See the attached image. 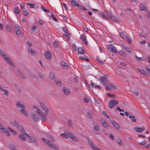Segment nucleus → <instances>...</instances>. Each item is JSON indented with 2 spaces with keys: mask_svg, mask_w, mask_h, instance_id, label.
I'll list each match as a JSON object with an SVG mask.
<instances>
[{
  "mask_svg": "<svg viewBox=\"0 0 150 150\" xmlns=\"http://www.w3.org/2000/svg\"><path fill=\"white\" fill-rule=\"evenodd\" d=\"M40 104L41 109L45 111V114H44L37 106H33V109H36V112L41 117L42 120L43 121H46V116L48 114L49 109L45 106L44 103H40Z\"/></svg>",
  "mask_w": 150,
  "mask_h": 150,
  "instance_id": "nucleus-1",
  "label": "nucleus"
},
{
  "mask_svg": "<svg viewBox=\"0 0 150 150\" xmlns=\"http://www.w3.org/2000/svg\"><path fill=\"white\" fill-rule=\"evenodd\" d=\"M42 139L48 146L52 149L55 150H59V149L58 146H56L54 144H52L50 141L44 138H42Z\"/></svg>",
  "mask_w": 150,
  "mask_h": 150,
  "instance_id": "nucleus-2",
  "label": "nucleus"
},
{
  "mask_svg": "<svg viewBox=\"0 0 150 150\" xmlns=\"http://www.w3.org/2000/svg\"><path fill=\"white\" fill-rule=\"evenodd\" d=\"M60 136L65 138L67 139L69 137H70L71 139L75 141L77 140V138L74 134H73L66 132L65 133H62L60 134Z\"/></svg>",
  "mask_w": 150,
  "mask_h": 150,
  "instance_id": "nucleus-3",
  "label": "nucleus"
},
{
  "mask_svg": "<svg viewBox=\"0 0 150 150\" xmlns=\"http://www.w3.org/2000/svg\"><path fill=\"white\" fill-rule=\"evenodd\" d=\"M16 106L19 108H21L20 112L21 113L25 115L26 117L28 116V113L25 110V107L24 105L21 104L20 102H18L16 104Z\"/></svg>",
  "mask_w": 150,
  "mask_h": 150,
  "instance_id": "nucleus-4",
  "label": "nucleus"
},
{
  "mask_svg": "<svg viewBox=\"0 0 150 150\" xmlns=\"http://www.w3.org/2000/svg\"><path fill=\"white\" fill-rule=\"evenodd\" d=\"M99 80L100 83L105 86H110L111 85V83L105 77H100L99 78Z\"/></svg>",
  "mask_w": 150,
  "mask_h": 150,
  "instance_id": "nucleus-5",
  "label": "nucleus"
},
{
  "mask_svg": "<svg viewBox=\"0 0 150 150\" xmlns=\"http://www.w3.org/2000/svg\"><path fill=\"white\" fill-rule=\"evenodd\" d=\"M119 102L117 100L114 99L111 100L109 102V107L110 109H112L114 106L119 104Z\"/></svg>",
  "mask_w": 150,
  "mask_h": 150,
  "instance_id": "nucleus-6",
  "label": "nucleus"
},
{
  "mask_svg": "<svg viewBox=\"0 0 150 150\" xmlns=\"http://www.w3.org/2000/svg\"><path fill=\"white\" fill-rule=\"evenodd\" d=\"M14 29L15 32L18 35H21V32L20 28L18 25H16L14 26Z\"/></svg>",
  "mask_w": 150,
  "mask_h": 150,
  "instance_id": "nucleus-7",
  "label": "nucleus"
},
{
  "mask_svg": "<svg viewBox=\"0 0 150 150\" xmlns=\"http://www.w3.org/2000/svg\"><path fill=\"white\" fill-rule=\"evenodd\" d=\"M88 143L95 150H101L93 142H92L90 140H88Z\"/></svg>",
  "mask_w": 150,
  "mask_h": 150,
  "instance_id": "nucleus-8",
  "label": "nucleus"
},
{
  "mask_svg": "<svg viewBox=\"0 0 150 150\" xmlns=\"http://www.w3.org/2000/svg\"><path fill=\"white\" fill-rule=\"evenodd\" d=\"M134 129L137 132H142L145 129V128L144 127H134Z\"/></svg>",
  "mask_w": 150,
  "mask_h": 150,
  "instance_id": "nucleus-9",
  "label": "nucleus"
},
{
  "mask_svg": "<svg viewBox=\"0 0 150 150\" xmlns=\"http://www.w3.org/2000/svg\"><path fill=\"white\" fill-rule=\"evenodd\" d=\"M25 135L27 137L30 142L32 143H34L35 142V140L33 137L31 136L30 135L27 133L25 134Z\"/></svg>",
  "mask_w": 150,
  "mask_h": 150,
  "instance_id": "nucleus-10",
  "label": "nucleus"
},
{
  "mask_svg": "<svg viewBox=\"0 0 150 150\" xmlns=\"http://www.w3.org/2000/svg\"><path fill=\"white\" fill-rule=\"evenodd\" d=\"M0 129L2 132L5 133L7 136L10 135L9 132L7 129L4 128L3 125L2 127H0Z\"/></svg>",
  "mask_w": 150,
  "mask_h": 150,
  "instance_id": "nucleus-11",
  "label": "nucleus"
},
{
  "mask_svg": "<svg viewBox=\"0 0 150 150\" xmlns=\"http://www.w3.org/2000/svg\"><path fill=\"white\" fill-rule=\"evenodd\" d=\"M31 116L32 119L35 122L38 121L39 120V117L38 115L35 113H32L31 114Z\"/></svg>",
  "mask_w": 150,
  "mask_h": 150,
  "instance_id": "nucleus-12",
  "label": "nucleus"
},
{
  "mask_svg": "<svg viewBox=\"0 0 150 150\" xmlns=\"http://www.w3.org/2000/svg\"><path fill=\"white\" fill-rule=\"evenodd\" d=\"M139 7L140 10L142 11H147V8L144 4H140L139 5Z\"/></svg>",
  "mask_w": 150,
  "mask_h": 150,
  "instance_id": "nucleus-13",
  "label": "nucleus"
},
{
  "mask_svg": "<svg viewBox=\"0 0 150 150\" xmlns=\"http://www.w3.org/2000/svg\"><path fill=\"white\" fill-rule=\"evenodd\" d=\"M110 122L115 128L117 129L120 128V125L117 122L114 121L113 120H110Z\"/></svg>",
  "mask_w": 150,
  "mask_h": 150,
  "instance_id": "nucleus-14",
  "label": "nucleus"
},
{
  "mask_svg": "<svg viewBox=\"0 0 150 150\" xmlns=\"http://www.w3.org/2000/svg\"><path fill=\"white\" fill-rule=\"evenodd\" d=\"M25 134L24 133L20 134L19 136V138L23 141H25L26 139Z\"/></svg>",
  "mask_w": 150,
  "mask_h": 150,
  "instance_id": "nucleus-15",
  "label": "nucleus"
},
{
  "mask_svg": "<svg viewBox=\"0 0 150 150\" xmlns=\"http://www.w3.org/2000/svg\"><path fill=\"white\" fill-rule=\"evenodd\" d=\"M45 56L48 59H50L51 58V55L49 51H47L45 53Z\"/></svg>",
  "mask_w": 150,
  "mask_h": 150,
  "instance_id": "nucleus-16",
  "label": "nucleus"
},
{
  "mask_svg": "<svg viewBox=\"0 0 150 150\" xmlns=\"http://www.w3.org/2000/svg\"><path fill=\"white\" fill-rule=\"evenodd\" d=\"M16 127L18 130L21 131V132L22 133H24L25 134H26L25 130L23 129L22 127L21 126L18 124L16 126Z\"/></svg>",
  "mask_w": 150,
  "mask_h": 150,
  "instance_id": "nucleus-17",
  "label": "nucleus"
},
{
  "mask_svg": "<svg viewBox=\"0 0 150 150\" xmlns=\"http://www.w3.org/2000/svg\"><path fill=\"white\" fill-rule=\"evenodd\" d=\"M139 71L141 72V73L147 76H150L149 74L147 72H146V71H145L144 70H143L142 69H138Z\"/></svg>",
  "mask_w": 150,
  "mask_h": 150,
  "instance_id": "nucleus-18",
  "label": "nucleus"
},
{
  "mask_svg": "<svg viewBox=\"0 0 150 150\" xmlns=\"http://www.w3.org/2000/svg\"><path fill=\"white\" fill-rule=\"evenodd\" d=\"M101 123L103 125L105 128L108 129L109 128V127L108 124L106 122L105 120H101Z\"/></svg>",
  "mask_w": 150,
  "mask_h": 150,
  "instance_id": "nucleus-19",
  "label": "nucleus"
},
{
  "mask_svg": "<svg viewBox=\"0 0 150 150\" xmlns=\"http://www.w3.org/2000/svg\"><path fill=\"white\" fill-rule=\"evenodd\" d=\"M97 125V123H93L92 124V125L94 126L93 128L95 130L98 131L100 130V127Z\"/></svg>",
  "mask_w": 150,
  "mask_h": 150,
  "instance_id": "nucleus-20",
  "label": "nucleus"
},
{
  "mask_svg": "<svg viewBox=\"0 0 150 150\" xmlns=\"http://www.w3.org/2000/svg\"><path fill=\"white\" fill-rule=\"evenodd\" d=\"M62 90L63 92L66 95H68L70 93V91L68 89L64 88Z\"/></svg>",
  "mask_w": 150,
  "mask_h": 150,
  "instance_id": "nucleus-21",
  "label": "nucleus"
},
{
  "mask_svg": "<svg viewBox=\"0 0 150 150\" xmlns=\"http://www.w3.org/2000/svg\"><path fill=\"white\" fill-rule=\"evenodd\" d=\"M6 61L12 67H14L13 63L12 62V60L9 58H8Z\"/></svg>",
  "mask_w": 150,
  "mask_h": 150,
  "instance_id": "nucleus-22",
  "label": "nucleus"
},
{
  "mask_svg": "<svg viewBox=\"0 0 150 150\" xmlns=\"http://www.w3.org/2000/svg\"><path fill=\"white\" fill-rule=\"evenodd\" d=\"M91 85L93 88H95L96 89H101V87L100 86L98 85H95V83H91Z\"/></svg>",
  "mask_w": 150,
  "mask_h": 150,
  "instance_id": "nucleus-23",
  "label": "nucleus"
},
{
  "mask_svg": "<svg viewBox=\"0 0 150 150\" xmlns=\"http://www.w3.org/2000/svg\"><path fill=\"white\" fill-rule=\"evenodd\" d=\"M98 14L99 15H100V16H101L103 19L107 20H108V18L106 17V16H105V15L103 13L101 12H99L98 13Z\"/></svg>",
  "mask_w": 150,
  "mask_h": 150,
  "instance_id": "nucleus-24",
  "label": "nucleus"
},
{
  "mask_svg": "<svg viewBox=\"0 0 150 150\" xmlns=\"http://www.w3.org/2000/svg\"><path fill=\"white\" fill-rule=\"evenodd\" d=\"M79 54H83L84 52V50L81 47H79L77 50Z\"/></svg>",
  "mask_w": 150,
  "mask_h": 150,
  "instance_id": "nucleus-25",
  "label": "nucleus"
},
{
  "mask_svg": "<svg viewBox=\"0 0 150 150\" xmlns=\"http://www.w3.org/2000/svg\"><path fill=\"white\" fill-rule=\"evenodd\" d=\"M71 4L73 6H77L78 5L79 3L75 0H72Z\"/></svg>",
  "mask_w": 150,
  "mask_h": 150,
  "instance_id": "nucleus-26",
  "label": "nucleus"
},
{
  "mask_svg": "<svg viewBox=\"0 0 150 150\" xmlns=\"http://www.w3.org/2000/svg\"><path fill=\"white\" fill-rule=\"evenodd\" d=\"M10 123L11 125L16 127L18 124V122L15 120L10 122Z\"/></svg>",
  "mask_w": 150,
  "mask_h": 150,
  "instance_id": "nucleus-27",
  "label": "nucleus"
},
{
  "mask_svg": "<svg viewBox=\"0 0 150 150\" xmlns=\"http://www.w3.org/2000/svg\"><path fill=\"white\" fill-rule=\"evenodd\" d=\"M18 75L20 76L21 78L23 79H25V78L24 75H23L21 72L20 71L18 70Z\"/></svg>",
  "mask_w": 150,
  "mask_h": 150,
  "instance_id": "nucleus-28",
  "label": "nucleus"
},
{
  "mask_svg": "<svg viewBox=\"0 0 150 150\" xmlns=\"http://www.w3.org/2000/svg\"><path fill=\"white\" fill-rule=\"evenodd\" d=\"M62 30L66 34H68L69 35H70L71 34L70 33H69L68 32V31L67 29V28L66 27H64L62 28Z\"/></svg>",
  "mask_w": 150,
  "mask_h": 150,
  "instance_id": "nucleus-29",
  "label": "nucleus"
},
{
  "mask_svg": "<svg viewBox=\"0 0 150 150\" xmlns=\"http://www.w3.org/2000/svg\"><path fill=\"white\" fill-rule=\"evenodd\" d=\"M50 78L52 80H55V78L54 74L52 73H50Z\"/></svg>",
  "mask_w": 150,
  "mask_h": 150,
  "instance_id": "nucleus-30",
  "label": "nucleus"
},
{
  "mask_svg": "<svg viewBox=\"0 0 150 150\" xmlns=\"http://www.w3.org/2000/svg\"><path fill=\"white\" fill-rule=\"evenodd\" d=\"M110 50L111 52L115 53H117V51L116 49V48L114 46H112V47H111Z\"/></svg>",
  "mask_w": 150,
  "mask_h": 150,
  "instance_id": "nucleus-31",
  "label": "nucleus"
},
{
  "mask_svg": "<svg viewBox=\"0 0 150 150\" xmlns=\"http://www.w3.org/2000/svg\"><path fill=\"white\" fill-rule=\"evenodd\" d=\"M96 60L98 61V62L101 64H104V62L105 61V59L103 61L102 60L100 59L98 57H96Z\"/></svg>",
  "mask_w": 150,
  "mask_h": 150,
  "instance_id": "nucleus-32",
  "label": "nucleus"
},
{
  "mask_svg": "<svg viewBox=\"0 0 150 150\" xmlns=\"http://www.w3.org/2000/svg\"><path fill=\"white\" fill-rule=\"evenodd\" d=\"M9 146L11 150H18L16 148V147L12 144H10Z\"/></svg>",
  "mask_w": 150,
  "mask_h": 150,
  "instance_id": "nucleus-33",
  "label": "nucleus"
},
{
  "mask_svg": "<svg viewBox=\"0 0 150 150\" xmlns=\"http://www.w3.org/2000/svg\"><path fill=\"white\" fill-rule=\"evenodd\" d=\"M129 117L130 119L131 120H132L134 122H136V120L135 119V117L134 116L132 115H129Z\"/></svg>",
  "mask_w": 150,
  "mask_h": 150,
  "instance_id": "nucleus-34",
  "label": "nucleus"
},
{
  "mask_svg": "<svg viewBox=\"0 0 150 150\" xmlns=\"http://www.w3.org/2000/svg\"><path fill=\"white\" fill-rule=\"evenodd\" d=\"M105 13L110 18L112 17V15H111V12L108 11H105Z\"/></svg>",
  "mask_w": 150,
  "mask_h": 150,
  "instance_id": "nucleus-35",
  "label": "nucleus"
},
{
  "mask_svg": "<svg viewBox=\"0 0 150 150\" xmlns=\"http://www.w3.org/2000/svg\"><path fill=\"white\" fill-rule=\"evenodd\" d=\"M124 49L127 52L129 53H131V50L130 48L129 47H124Z\"/></svg>",
  "mask_w": 150,
  "mask_h": 150,
  "instance_id": "nucleus-36",
  "label": "nucleus"
},
{
  "mask_svg": "<svg viewBox=\"0 0 150 150\" xmlns=\"http://www.w3.org/2000/svg\"><path fill=\"white\" fill-rule=\"evenodd\" d=\"M77 7L79 8L80 9H81V10H86L87 9L85 8H84L82 6H81V5L79 4L78 5L76 6Z\"/></svg>",
  "mask_w": 150,
  "mask_h": 150,
  "instance_id": "nucleus-37",
  "label": "nucleus"
},
{
  "mask_svg": "<svg viewBox=\"0 0 150 150\" xmlns=\"http://www.w3.org/2000/svg\"><path fill=\"white\" fill-rule=\"evenodd\" d=\"M14 11L15 13L18 14H19L20 12V10L17 8H14Z\"/></svg>",
  "mask_w": 150,
  "mask_h": 150,
  "instance_id": "nucleus-38",
  "label": "nucleus"
},
{
  "mask_svg": "<svg viewBox=\"0 0 150 150\" xmlns=\"http://www.w3.org/2000/svg\"><path fill=\"white\" fill-rule=\"evenodd\" d=\"M41 8L45 12L48 13H50V11L48 9H46L43 6H41Z\"/></svg>",
  "mask_w": 150,
  "mask_h": 150,
  "instance_id": "nucleus-39",
  "label": "nucleus"
},
{
  "mask_svg": "<svg viewBox=\"0 0 150 150\" xmlns=\"http://www.w3.org/2000/svg\"><path fill=\"white\" fill-rule=\"evenodd\" d=\"M6 31L7 32H10L11 31V28L10 26L8 24H7L6 25Z\"/></svg>",
  "mask_w": 150,
  "mask_h": 150,
  "instance_id": "nucleus-40",
  "label": "nucleus"
},
{
  "mask_svg": "<svg viewBox=\"0 0 150 150\" xmlns=\"http://www.w3.org/2000/svg\"><path fill=\"white\" fill-rule=\"evenodd\" d=\"M28 51L32 54H35L36 53V52L31 48H28Z\"/></svg>",
  "mask_w": 150,
  "mask_h": 150,
  "instance_id": "nucleus-41",
  "label": "nucleus"
},
{
  "mask_svg": "<svg viewBox=\"0 0 150 150\" xmlns=\"http://www.w3.org/2000/svg\"><path fill=\"white\" fill-rule=\"evenodd\" d=\"M101 113L105 116L106 117L109 119H110V117L107 115V113L104 111H102L101 112Z\"/></svg>",
  "mask_w": 150,
  "mask_h": 150,
  "instance_id": "nucleus-42",
  "label": "nucleus"
},
{
  "mask_svg": "<svg viewBox=\"0 0 150 150\" xmlns=\"http://www.w3.org/2000/svg\"><path fill=\"white\" fill-rule=\"evenodd\" d=\"M80 38L82 40L84 41L86 40V37L85 35L82 34L81 35Z\"/></svg>",
  "mask_w": 150,
  "mask_h": 150,
  "instance_id": "nucleus-43",
  "label": "nucleus"
},
{
  "mask_svg": "<svg viewBox=\"0 0 150 150\" xmlns=\"http://www.w3.org/2000/svg\"><path fill=\"white\" fill-rule=\"evenodd\" d=\"M110 18L113 21L118 22L119 21V20L117 18H115V17H113L112 16V17Z\"/></svg>",
  "mask_w": 150,
  "mask_h": 150,
  "instance_id": "nucleus-44",
  "label": "nucleus"
},
{
  "mask_svg": "<svg viewBox=\"0 0 150 150\" xmlns=\"http://www.w3.org/2000/svg\"><path fill=\"white\" fill-rule=\"evenodd\" d=\"M107 95L109 97H110L114 98H115L116 96L112 93L110 94L109 93H108L107 94Z\"/></svg>",
  "mask_w": 150,
  "mask_h": 150,
  "instance_id": "nucleus-45",
  "label": "nucleus"
},
{
  "mask_svg": "<svg viewBox=\"0 0 150 150\" xmlns=\"http://www.w3.org/2000/svg\"><path fill=\"white\" fill-rule=\"evenodd\" d=\"M61 63L63 67H65L68 66L67 64L64 61H61Z\"/></svg>",
  "mask_w": 150,
  "mask_h": 150,
  "instance_id": "nucleus-46",
  "label": "nucleus"
},
{
  "mask_svg": "<svg viewBox=\"0 0 150 150\" xmlns=\"http://www.w3.org/2000/svg\"><path fill=\"white\" fill-rule=\"evenodd\" d=\"M27 4L29 6L30 8H35V4H31L29 3Z\"/></svg>",
  "mask_w": 150,
  "mask_h": 150,
  "instance_id": "nucleus-47",
  "label": "nucleus"
},
{
  "mask_svg": "<svg viewBox=\"0 0 150 150\" xmlns=\"http://www.w3.org/2000/svg\"><path fill=\"white\" fill-rule=\"evenodd\" d=\"M37 74L42 79L44 78V76L41 73L39 72H38Z\"/></svg>",
  "mask_w": 150,
  "mask_h": 150,
  "instance_id": "nucleus-48",
  "label": "nucleus"
},
{
  "mask_svg": "<svg viewBox=\"0 0 150 150\" xmlns=\"http://www.w3.org/2000/svg\"><path fill=\"white\" fill-rule=\"evenodd\" d=\"M55 83L57 84L58 86H61V82L60 81H56L55 80H54Z\"/></svg>",
  "mask_w": 150,
  "mask_h": 150,
  "instance_id": "nucleus-49",
  "label": "nucleus"
},
{
  "mask_svg": "<svg viewBox=\"0 0 150 150\" xmlns=\"http://www.w3.org/2000/svg\"><path fill=\"white\" fill-rule=\"evenodd\" d=\"M120 35L121 37L123 38V39H125V37H127V36H126L124 35V33L123 32H121L120 33Z\"/></svg>",
  "mask_w": 150,
  "mask_h": 150,
  "instance_id": "nucleus-50",
  "label": "nucleus"
},
{
  "mask_svg": "<svg viewBox=\"0 0 150 150\" xmlns=\"http://www.w3.org/2000/svg\"><path fill=\"white\" fill-rule=\"evenodd\" d=\"M84 102L86 103H88V102L89 100L88 97H85L84 98Z\"/></svg>",
  "mask_w": 150,
  "mask_h": 150,
  "instance_id": "nucleus-51",
  "label": "nucleus"
},
{
  "mask_svg": "<svg viewBox=\"0 0 150 150\" xmlns=\"http://www.w3.org/2000/svg\"><path fill=\"white\" fill-rule=\"evenodd\" d=\"M23 14L24 16H27L28 15V13L27 11H24L23 12Z\"/></svg>",
  "mask_w": 150,
  "mask_h": 150,
  "instance_id": "nucleus-52",
  "label": "nucleus"
},
{
  "mask_svg": "<svg viewBox=\"0 0 150 150\" xmlns=\"http://www.w3.org/2000/svg\"><path fill=\"white\" fill-rule=\"evenodd\" d=\"M125 39L129 43H132L131 39L129 38L128 37H125Z\"/></svg>",
  "mask_w": 150,
  "mask_h": 150,
  "instance_id": "nucleus-53",
  "label": "nucleus"
},
{
  "mask_svg": "<svg viewBox=\"0 0 150 150\" xmlns=\"http://www.w3.org/2000/svg\"><path fill=\"white\" fill-rule=\"evenodd\" d=\"M87 116L89 118H92V115L90 112H87Z\"/></svg>",
  "mask_w": 150,
  "mask_h": 150,
  "instance_id": "nucleus-54",
  "label": "nucleus"
},
{
  "mask_svg": "<svg viewBox=\"0 0 150 150\" xmlns=\"http://www.w3.org/2000/svg\"><path fill=\"white\" fill-rule=\"evenodd\" d=\"M119 54H120V55L122 56L123 57H125V53L123 52L120 51L119 52Z\"/></svg>",
  "mask_w": 150,
  "mask_h": 150,
  "instance_id": "nucleus-55",
  "label": "nucleus"
},
{
  "mask_svg": "<svg viewBox=\"0 0 150 150\" xmlns=\"http://www.w3.org/2000/svg\"><path fill=\"white\" fill-rule=\"evenodd\" d=\"M47 137L50 139L52 140V141H54V139L53 137L50 135H47Z\"/></svg>",
  "mask_w": 150,
  "mask_h": 150,
  "instance_id": "nucleus-56",
  "label": "nucleus"
},
{
  "mask_svg": "<svg viewBox=\"0 0 150 150\" xmlns=\"http://www.w3.org/2000/svg\"><path fill=\"white\" fill-rule=\"evenodd\" d=\"M63 36L65 38L66 40H69L70 38L69 36L66 35H63Z\"/></svg>",
  "mask_w": 150,
  "mask_h": 150,
  "instance_id": "nucleus-57",
  "label": "nucleus"
},
{
  "mask_svg": "<svg viewBox=\"0 0 150 150\" xmlns=\"http://www.w3.org/2000/svg\"><path fill=\"white\" fill-rule=\"evenodd\" d=\"M68 125L70 127L72 126V121L70 120H69L68 122Z\"/></svg>",
  "mask_w": 150,
  "mask_h": 150,
  "instance_id": "nucleus-58",
  "label": "nucleus"
},
{
  "mask_svg": "<svg viewBox=\"0 0 150 150\" xmlns=\"http://www.w3.org/2000/svg\"><path fill=\"white\" fill-rule=\"evenodd\" d=\"M72 48L74 51H76V50L77 47L75 43L73 44Z\"/></svg>",
  "mask_w": 150,
  "mask_h": 150,
  "instance_id": "nucleus-59",
  "label": "nucleus"
},
{
  "mask_svg": "<svg viewBox=\"0 0 150 150\" xmlns=\"http://www.w3.org/2000/svg\"><path fill=\"white\" fill-rule=\"evenodd\" d=\"M117 142L118 144L120 145H122L123 144L122 143V142L121 140L120 139H118L117 140Z\"/></svg>",
  "mask_w": 150,
  "mask_h": 150,
  "instance_id": "nucleus-60",
  "label": "nucleus"
},
{
  "mask_svg": "<svg viewBox=\"0 0 150 150\" xmlns=\"http://www.w3.org/2000/svg\"><path fill=\"white\" fill-rule=\"evenodd\" d=\"M0 54L3 57L5 54V53L0 49Z\"/></svg>",
  "mask_w": 150,
  "mask_h": 150,
  "instance_id": "nucleus-61",
  "label": "nucleus"
},
{
  "mask_svg": "<svg viewBox=\"0 0 150 150\" xmlns=\"http://www.w3.org/2000/svg\"><path fill=\"white\" fill-rule=\"evenodd\" d=\"M133 93L136 96H138L139 94V92L136 90H134Z\"/></svg>",
  "mask_w": 150,
  "mask_h": 150,
  "instance_id": "nucleus-62",
  "label": "nucleus"
},
{
  "mask_svg": "<svg viewBox=\"0 0 150 150\" xmlns=\"http://www.w3.org/2000/svg\"><path fill=\"white\" fill-rule=\"evenodd\" d=\"M146 141L145 140H144L143 142H139V144L140 145H144V144H145L146 143Z\"/></svg>",
  "mask_w": 150,
  "mask_h": 150,
  "instance_id": "nucleus-63",
  "label": "nucleus"
},
{
  "mask_svg": "<svg viewBox=\"0 0 150 150\" xmlns=\"http://www.w3.org/2000/svg\"><path fill=\"white\" fill-rule=\"evenodd\" d=\"M110 138L112 140L115 139L114 136L112 134H110L109 135Z\"/></svg>",
  "mask_w": 150,
  "mask_h": 150,
  "instance_id": "nucleus-64",
  "label": "nucleus"
}]
</instances>
